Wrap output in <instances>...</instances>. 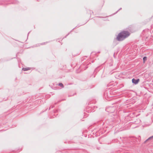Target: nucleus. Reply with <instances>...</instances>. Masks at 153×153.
Here are the masks:
<instances>
[{
    "instance_id": "obj_2",
    "label": "nucleus",
    "mask_w": 153,
    "mask_h": 153,
    "mask_svg": "<svg viewBox=\"0 0 153 153\" xmlns=\"http://www.w3.org/2000/svg\"><path fill=\"white\" fill-rule=\"evenodd\" d=\"M139 80H140L139 79H136L134 78H133V79H132V83H133L135 85L137 84L138 83V82L139 81Z\"/></svg>"
},
{
    "instance_id": "obj_6",
    "label": "nucleus",
    "mask_w": 153,
    "mask_h": 153,
    "mask_svg": "<svg viewBox=\"0 0 153 153\" xmlns=\"http://www.w3.org/2000/svg\"><path fill=\"white\" fill-rule=\"evenodd\" d=\"M58 85L59 86L62 87V88H63L64 87V85L62 83H59Z\"/></svg>"
},
{
    "instance_id": "obj_8",
    "label": "nucleus",
    "mask_w": 153,
    "mask_h": 153,
    "mask_svg": "<svg viewBox=\"0 0 153 153\" xmlns=\"http://www.w3.org/2000/svg\"><path fill=\"white\" fill-rule=\"evenodd\" d=\"M88 68V67H86V68L84 69V70H85L86 68Z\"/></svg>"
},
{
    "instance_id": "obj_3",
    "label": "nucleus",
    "mask_w": 153,
    "mask_h": 153,
    "mask_svg": "<svg viewBox=\"0 0 153 153\" xmlns=\"http://www.w3.org/2000/svg\"><path fill=\"white\" fill-rule=\"evenodd\" d=\"M30 68H22V70L24 71H27L30 70Z\"/></svg>"
},
{
    "instance_id": "obj_5",
    "label": "nucleus",
    "mask_w": 153,
    "mask_h": 153,
    "mask_svg": "<svg viewBox=\"0 0 153 153\" xmlns=\"http://www.w3.org/2000/svg\"><path fill=\"white\" fill-rule=\"evenodd\" d=\"M147 57L146 56H144L143 58V62H144L147 60Z\"/></svg>"
},
{
    "instance_id": "obj_10",
    "label": "nucleus",
    "mask_w": 153,
    "mask_h": 153,
    "mask_svg": "<svg viewBox=\"0 0 153 153\" xmlns=\"http://www.w3.org/2000/svg\"><path fill=\"white\" fill-rule=\"evenodd\" d=\"M83 65H81V67H82V66H83Z\"/></svg>"
},
{
    "instance_id": "obj_1",
    "label": "nucleus",
    "mask_w": 153,
    "mask_h": 153,
    "mask_svg": "<svg viewBox=\"0 0 153 153\" xmlns=\"http://www.w3.org/2000/svg\"><path fill=\"white\" fill-rule=\"evenodd\" d=\"M130 33L128 32L123 31L118 34L116 39L118 41H121L128 37Z\"/></svg>"
},
{
    "instance_id": "obj_9",
    "label": "nucleus",
    "mask_w": 153,
    "mask_h": 153,
    "mask_svg": "<svg viewBox=\"0 0 153 153\" xmlns=\"http://www.w3.org/2000/svg\"><path fill=\"white\" fill-rule=\"evenodd\" d=\"M47 42H44L43 43H42V44H45V43H47Z\"/></svg>"
},
{
    "instance_id": "obj_4",
    "label": "nucleus",
    "mask_w": 153,
    "mask_h": 153,
    "mask_svg": "<svg viewBox=\"0 0 153 153\" xmlns=\"http://www.w3.org/2000/svg\"><path fill=\"white\" fill-rule=\"evenodd\" d=\"M153 138V136H152L149 137L144 142V143H145L146 142V141L152 139Z\"/></svg>"
},
{
    "instance_id": "obj_7",
    "label": "nucleus",
    "mask_w": 153,
    "mask_h": 153,
    "mask_svg": "<svg viewBox=\"0 0 153 153\" xmlns=\"http://www.w3.org/2000/svg\"><path fill=\"white\" fill-rule=\"evenodd\" d=\"M121 8H120L117 11H119L120 10H121Z\"/></svg>"
}]
</instances>
